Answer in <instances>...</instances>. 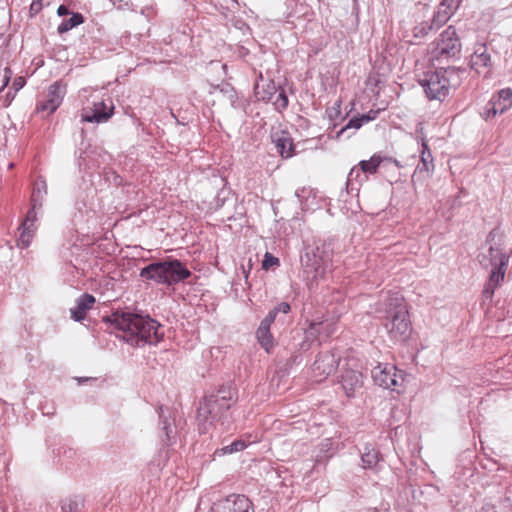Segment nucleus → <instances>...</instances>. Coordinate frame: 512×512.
I'll list each match as a JSON object with an SVG mask.
<instances>
[{"label":"nucleus","instance_id":"nucleus-1","mask_svg":"<svg viewBox=\"0 0 512 512\" xmlns=\"http://www.w3.org/2000/svg\"><path fill=\"white\" fill-rule=\"evenodd\" d=\"M104 321L116 332L118 338L133 347L156 345L164 337L162 325L149 316L115 311L110 316H106Z\"/></svg>","mask_w":512,"mask_h":512},{"label":"nucleus","instance_id":"nucleus-2","mask_svg":"<svg viewBox=\"0 0 512 512\" xmlns=\"http://www.w3.org/2000/svg\"><path fill=\"white\" fill-rule=\"evenodd\" d=\"M378 312H384L383 326L393 342H405L409 339L412 327L403 297L398 293H387L379 304Z\"/></svg>","mask_w":512,"mask_h":512},{"label":"nucleus","instance_id":"nucleus-3","mask_svg":"<svg viewBox=\"0 0 512 512\" xmlns=\"http://www.w3.org/2000/svg\"><path fill=\"white\" fill-rule=\"evenodd\" d=\"M464 73L465 69L457 67L439 68L426 72L419 83L430 100L443 101L449 95L450 89L460 85Z\"/></svg>","mask_w":512,"mask_h":512},{"label":"nucleus","instance_id":"nucleus-4","mask_svg":"<svg viewBox=\"0 0 512 512\" xmlns=\"http://www.w3.org/2000/svg\"><path fill=\"white\" fill-rule=\"evenodd\" d=\"M140 277L168 287L188 279L192 273L178 259H167L148 264L140 270Z\"/></svg>","mask_w":512,"mask_h":512},{"label":"nucleus","instance_id":"nucleus-5","mask_svg":"<svg viewBox=\"0 0 512 512\" xmlns=\"http://www.w3.org/2000/svg\"><path fill=\"white\" fill-rule=\"evenodd\" d=\"M478 259L483 268L488 269L491 267L488 280L482 291L483 297L491 301L495 289L500 286L505 278L509 256L499 245H490L486 253L478 255Z\"/></svg>","mask_w":512,"mask_h":512},{"label":"nucleus","instance_id":"nucleus-6","mask_svg":"<svg viewBox=\"0 0 512 512\" xmlns=\"http://www.w3.org/2000/svg\"><path fill=\"white\" fill-rule=\"evenodd\" d=\"M236 402V391L231 387H221L216 394L206 396L199 407V415L210 423L229 424L231 406Z\"/></svg>","mask_w":512,"mask_h":512},{"label":"nucleus","instance_id":"nucleus-7","mask_svg":"<svg viewBox=\"0 0 512 512\" xmlns=\"http://www.w3.org/2000/svg\"><path fill=\"white\" fill-rule=\"evenodd\" d=\"M462 44L454 26L450 25L429 45L428 57L433 66L441 65L451 59H458Z\"/></svg>","mask_w":512,"mask_h":512},{"label":"nucleus","instance_id":"nucleus-8","mask_svg":"<svg viewBox=\"0 0 512 512\" xmlns=\"http://www.w3.org/2000/svg\"><path fill=\"white\" fill-rule=\"evenodd\" d=\"M301 262L307 274L312 278H322L331 271L332 251L324 242H316L306 248Z\"/></svg>","mask_w":512,"mask_h":512},{"label":"nucleus","instance_id":"nucleus-9","mask_svg":"<svg viewBox=\"0 0 512 512\" xmlns=\"http://www.w3.org/2000/svg\"><path fill=\"white\" fill-rule=\"evenodd\" d=\"M47 195V183L43 178H38L35 183L33 193L31 196L32 207L27 212L25 219L23 220L21 226L19 227V237L17 240L18 247L24 249L27 248L35 234L36 225L35 222L37 220L36 208H41L44 197Z\"/></svg>","mask_w":512,"mask_h":512},{"label":"nucleus","instance_id":"nucleus-10","mask_svg":"<svg viewBox=\"0 0 512 512\" xmlns=\"http://www.w3.org/2000/svg\"><path fill=\"white\" fill-rule=\"evenodd\" d=\"M255 95L258 100L272 102L277 111L286 109L289 103L285 89L276 86L272 80L262 84L257 83L255 85Z\"/></svg>","mask_w":512,"mask_h":512},{"label":"nucleus","instance_id":"nucleus-11","mask_svg":"<svg viewBox=\"0 0 512 512\" xmlns=\"http://www.w3.org/2000/svg\"><path fill=\"white\" fill-rule=\"evenodd\" d=\"M372 378L376 385L392 391H398L404 382L402 371L391 364H379L374 367Z\"/></svg>","mask_w":512,"mask_h":512},{"label":"nucleus","instance_id":"nucleus-12","mask_svg":"<svg viewBox=\"0 0 512 512\" xmlns=\"http://www.w3.org/2000/svg\"><path fill=\"white\" fill-rule=\"evenodd\" d=\"M340 361V355L335 351L321 352L313 363L312 371L317 381H323L333 374Z\"/></svg>","mask_w":512,"mask_h":512},{"label":"nucleus","instance_id":"nucleus-13","mask_svg":"<svg viewBox=\"0 0 512 512\" xmlns=\"http://www.w3.org/2000/svg\"><path fill=\"white\" fill-rule=\"evenodd\" d=\"M66 94V85L56 81L48 87L45 98L38 102L37 112H46L48 115L54 113L61 105Z\"/></svg>","mask_w":512,"mask_h":512},{"label":"nucleus","instance_id":"nucleus-14","mask_svg":"<svg viewBox=\"0 0 512 512\" xmlns=\"http://www.w3.org/2000/svg\"><path fill=\"white\" fill-rule=\"evenodd\" d=\"M416 140L417 143L420 145V162L417 165L415 169V175H422L424 174L425 178H429L432 176L435 165H434V158L432 156L431 150L428 146L426 137L423 133V129L417 131Z\"/></svg>","mask_w":512,"mask_h":512},{"label":"nucleus","instance_id":"nucleus-15","mask_svg":"<svg viewBox=\"0 0 512 512\" xmlns=\"http://www.w3.org/2000/svg\"><path fill=\"white\" fill-rule=\"evenodd\" d=\"M113 112L114 105L112 100L109 99V104H107L104 100H101L99 102L93 103L91 113L84 109L81 114V120L82 122L89 123H104L113 116Z\"/></svg>","mask_w":512,"mask_h":512},{"label":"nucleus","instance_id":"nucleus-16","mask_svg":"<svg viewBox=\"0 0 512 512\" xmlns=\"http://www.w3.org/2000/svg\"><path fill=\"white\" fill-rule=\"evenodd\" d=\"M470 67L478 74H483L485 77L490 74L492 60L485 44L475 45L474 52L470 56Z\"/></svg>","mask_w":512,"mask_h":512},{"label":"nucleus","instance_id":"nucleus-17","mask_svg":"<svg viewBox=\"0 0 512 512\" xmlns=\"http://www.w3.org/2000/svg\"><path fill=\"white\" fill-rule=\"evenodd\" d=\"M336 331V322L333 319H324L322 321H311L306 330V338H317L319 340L330 337Z\"/></svg>","mask_w":512,"mask_h":512},{"label":"nucleus","instance_id":"nucleus-18","mask_svg":"<svg viewBox=\"0 0 512 512\" xmlns=\"http://www.w3.org/2000/svg\"><path fill=\"white\" fill-rule=\"evenodd\" d=\"M272 144L276 152L284 159L294 155V144L290 134L286 131H277L271 135Z\"/></svg>","mask_w":512,"mask_h":512},{"label":"nucleus","instance_id":"nucleus-19","mask_svg":"<svg viewBox=\"0 0 512 512\" xmlns=\"http://www.w3.org/2000/svg\"><path fill=\"white\" fill-rule=\"evenodd\" d=\"M462 0H442L433 15L435 28L442 27L454 14Z\"/></svg>","mask_w":512,"mask_h":512},{"label":"nucleus","instance_id":"nucleus-20","mask_svg":"<svg viewBox=\"0 0 512 512\" xmlns=\"http://www.w3.org/2000/svg\"><path fill=\"white\" fill-rule=\"evenodd\" d=\"M341 384L346 396L352 397L363 385L362 374L355 370H346L342 374Z\"/></svg>","mask_w":512,"mask_h":512},{"label":"nucleus","instance_id":"nucleus-21","mask_svg":"<svg viewBox=\"0 0 512 512\" xmlns=\"http://www.w3.org/2000/svg\"><path fill=\"white\" fill-rule=\"evenodd\" d=\"M96 302L95 297L91 294L84 293L76 300V306L71 308V317L73 320L80 322L85 319L86 312L90 310Z\"/></svg>","mask_w":512,"mask_h":512},{"label":"nucleus","instance_id":"nucleus-22","mask_svg":"<svg viewBox=\"0 0 512 512\" xmlns=\"http://www.w3.org/2000/svg\"><path fill=\"white\" fill-rule=\"evenodd\" d=\"M490 102L495 103V109H497L500 114L505 113L512 107V89L505 88L500 90L497 95L490 99Z\"/></svg>","mask_w":512,"mask_h":512},{"label":"nucleus","instance_id":"nucleus-23","mask_svg":"<svg viewBox=\"0 0 512 512\" xmlns=\"http://www.w3.org/2000/svg\"><path fill=\"white\" fill-rule=\"evenodd\" d=\"M378 114L379 110H370L369 112L362 114L360 117L350 119L348 123L339 130V132L337 133V137L339 138L348 129H359L364 123H368L372 120H375Z\"/></svg>","mask_w":512,"mask_h":512},{"label":"nucleus","instance_id":"nucleus-24","mask_svg":"<svg viewBox=\"0 0 512 512\" xmlns=\"http://www.w3.org/2000/svg\"><path fill=\"white\" fill-rule=\"evenodd\" d=\"M367 179V176L361 170V168L357 165L354 166L347 177V187L351 190H358V187Z\"/></svg>","mask_w":512,"mask_h":512},{"label":"nucleus","instance_id":"nucleus-25","mask_svg":"<svg viewBox=\"0 0 512 512\" xmlns=\"http://www.w3.org/2000/svg\"><path fill=\"white\" fill-rule=\"evenodd\" d=\"M363 468H373L379 461V452L371 445H366L361 454Z\"/></svg>","mask_w":512,"mask_h":512},{"label":"nucleus","instance_id":"nucleus-26","mask_svg":"<svg viewBox=\"0 0 512 512\" xmlns=\"http://www.w3.org/2000/svg\"><path fill=\"white\" fill-rule=\"evenodd\" d=\"M248 446V443L242 439H236L229 445H224L214 451V456L230 455L239 451L244 450Z\"/></svg>","mask_w":512,"mask_h":512},{"label":"nucleus","instance_id":"nucleus-27","mask_svg":"<svg viewBox=\"0 0 512 512\" xmlns=\"http://www.w3.org/2000/svg\"><path fill=\"white\" fill-rule=\"evenodd\" d=\"M84 17L81 13H72L69 19L63 20L58 26L57 31L59 34H63L71 30L72 28L82 24Z\"/></svg>","mask_w":512,"mask_h":512},{"label":"nucleus","instance_id":"nucleus-28","mask_svg":"<svg viewBox=\"0 0 512 512\" xmlns=\"http://www.w3.org/2000/svg\"><path fill=\"white\" fill-rule=\"evenodd\" d=\"M256 337L261 347L267 353L274 348L275 342L270 330L257 329Z\"/></svg>","mask_w":512,"mask_h":512},{"label":"nucleus","instance_id":"nucleus-29","mask_svg":"<svg viewBox=\"0 0 512 512\" xmlns=\"http://www.w3.org/2000/svg\"><path fill=\"white\" fill-rule=\"evenodd\" d=\"M382 162V159L378 155H373L369 160H362L359 162L358 166L367 176L368 174H375Z\"/></svg>","mask_w":512,"mask_h":512},{"label":"nucleus","instance_id":"nucleus-30","mask_svg":"<svg viewBox=\"0 0 512 512\" xmlns=\"http://www.w3.org/2000/svg\"><path fill=\"white\" fill-rule=\"evenodd\" d=\"M83 501L80 497L68 498L62 503L63 512H80Z\"/></svg>","mask_w":512,"mask_h":512},{"label":"nucleus","instance_id":"nucleus-31","mask_svg":"<svg viewBox=\"0 0 512 512\" xmlns=\"http://www.w3.org/2000/svg\"><path fill=\"white\" fill-rule=\"evenodd\" d=\"M438 29L439 28H435L433 20H431V22H422L419 25L415 26L413 29V33L416 38H421L428 35L431 31Z\"/></svg>","mask_w":512,"mask_h":512},{"label":"nucleus","instance_id":"nucleus-32","mask_svg":"<svg viewBox=\"0 0 512 512\" xmlns=\"http://www.w3.org/2000/svg\"><path fill=\"white\" fill-rule=\"evenodd\" d=\"M51 0H33L30 5V15L35 16L38 14L45 6L50 5Z\"/></svg>","mask_w":512,"mask_h":512},{"label":"nucleus","instance_id":"nucleus-33","mask_svg":"<svg viewBox=\"0 0 512 512\" xmlns=\"http://www.w3.org/2000/svg\"><path fill=\"white\" fill-rule=\"evenodd\" d=\"M500 114L497 109H495V103L490 102V100L485 105L483 112L481 113L482 117L485 120L491 119L495 117L496 115Z\"/></svg>","mask_w":512,"mask_h":512},{"label":"nucleus","instance_id":"nucleus-34","mask_svg":"<svg viewBox=\"0 0 512 512\" xmlns=\"http://www.w3.org/2000/svg\"><path fill=\"white\" fill-rule=\"evenodd\" d=\"M279 265V259L275 256H273L272 254H270L269 252H266V254L264 255V260L262 262V267L263 269H269L270 267H273V266H278Z\"/></svg>","mask_w":512,"mask_h":512},{"label":"nucleus","instance_id":"nucleus-35","mask_svg":"<svg viewBox=\"0 0 512 512\" xmlns=\"http://www.w3.org/2000/svg\"><path fill=\"white\" fill-rule=\"evenodd\" d=\"M159 418L163 425L162 429L165 432L166 440L170 441V438H171L170 434L172 433V429L170 427V424L167 422V420L164 419V410H163L162 406L159 407Z\"/></svg>","mask_w":512,"mask_h":512},{"label":"nucleus","instance_id":"nucleus-36","mask_svg":"<svg viewBox=\"0 0 512 512\" xmlns=\"http://www.w3.org/2000/svg\"><path fill=\"white\" fill-rule=\"evenodd\" d=\"M276 317L274 316V312H268L265 318L261 321L258 329L270 330L271 324L275 321Z\"/></svg>","mask_w":512,"mask_h":512},{"label":"nucleus","instance_id":"nucleus-37","mask_svg":"<svg viewBox=\"0 0 512 512\" xmlns=\"http://www.w3.org/2000/svg\"><path fill=\"white\" fill-rule=\"evenodd\" d=\"M113 6L118 10H133V4L124 0H110Z\"/></svg>","mask_w":512,"mask_h":512},{"label":"nucleus","instance_id":"nucleus-38","mask_svg":"<svg viewBox=\"0 0 512 512\" xmlns=\"http://www.w3.org/2000/svg\"><path fill=\"white\" fill-rule=\"evenodd\" d=\"M290 305L287 302H281L277 306H275L270 312H274V316L276 317L278 313L287 314L290 311Z\"/></svg>","mask_w":512,"mask_h":512},{"label":"nucleus","instance_id":"nucleus-39","mask_svg":"<svg viewBox=\"0 0 512 512\" xmlns=\"http://www.w3.org/2000/svg\"><path fill=\"white\" fill-rule=\"evenodd\" d=\"M11 74H12V72H11V70L9 68H5L4 69L3 84L0 87V91H2L8 85L10 77H11Z\"/></svg>","mask_w":512,"mask_h":512},{"label":"nucleus","instance_id":"nucleus-40","mask_svg":"<svg viewBox=\"0 0 512 512\" xmlns=\"http://www.w3.org/2000/svg\"><path fill=\"white\" fill-rule=\"evenodd\" d=\"M25 85V79L23 77H17L13 81V88L15 92L19 91Z\"/></svg>","mask_w":512,"mask_h":512},{"label":"nucleus","instance_id":"nucleus-41","mask_svg":"<svg viewBox=\"0 0 512 512\" xmlns=\"http://www.w3.org/2000/svg\"><path fill=\"white\" fill-rule=\"evenodd\" d=\"M59 16H65L69 14V10L65 5H60L57 10Z\"/></svg>","mask_w":512,"mask_h":512},{"label":"nucleus","instance_id":"nucleus-42","mask_svg":"<svg viewBox=\"0 0 512 512\" xmlns=\"http://www.w3.org/2000/svg\"><path fill=\"white\" fill-rule=\"evenodd\" d=\"M301 192H304V189H301V190H300V189H298V190H296L295 195H296L298 198H300V193H301Z\"/></svg>","mask_w":512,"mask_h":512},{"label":"nucleus","instance_id":"nucleus-43","mask_svg":"<svg viewBox=\"0 0 512 512\" xmlns=\"http://www.w3.org/2000/svg\"><path fill=\"white\" fill-rule=\"evenodd\" d=\"M492 239H493V234H492V233H490V234L488 235V237H487V242H488V243H489V242H491V241H492Z\"/></svg>","mask_w":512,"mask_h":512},{"label":"nucleus","instance_id":"nucleus-44","mask_svg":"<svg viewBox=\"0 0 512 512\" xmlns=\"http://www.w3.org/2000/svg\"><path fill=\"white\" fill-rule=\"evenodd\" d=\"M7 0H0V5L5 4Z\"/></svg>","mask_w":512,"mask_h":512},{"label":"nucleus","instance_id":"nucleus-45","mask_svg":"<svg viewBox=\"0 0 512 512\" xmlns=\"http://www.w3.org/2000/svg\"><path fill=\"white\" fill-rule=\"evenodd\" d=\"M289 18H290V15H288V17H287V23H291V24H293V22H291V21L289 20Z\"/></svg>","mask_w":512,"mask_h":512},{"label":"nucleus","instance_id":"nucleus-46","mask_svg":"<svg viewBox=\"0 0 512 512\" xmlns=\"http://www.w3.org/2000/svg\"><path fill=\"white\" fill-rule=\"evenodd\" d=\"M13 166H14V165H13V163H10V164H9V168H10V169H11V168H13Z\"/></svg>","mask_w":512,"mask_h":512}]
</instances>
